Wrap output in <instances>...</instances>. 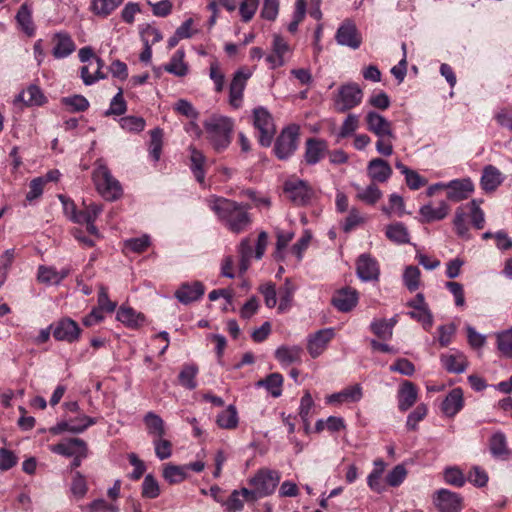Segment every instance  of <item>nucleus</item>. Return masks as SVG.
Here are the masks:
<instances>
[{
    "instance_id": "nucleus-1",
    "label": "nucleus",
    "mask_w": 512,
    "mask_h": 512,
    "mask_svg": "<svg viewBox=\"0 0 512 512\" xmlns=\"http://www.w3.org/2000/svg\"><path fill=\"white\" fill-rule=\"evenodd\" d=\"M209 206L224 226L233 233L243 232L251 223L247 207L235 201L213 198L209 200Z\"/></svg>"
},
{
    "instance_id": "nucleus-2",
    "label": "nucleus",
    "mask_w": 512,
    "mask_h": 512,
    "mask_svg": "<svg viewBox=\"0 0 512 512\" xmlns=\"http://www.w3.org/2000/svg\"><path fill=\"white\" fill-rule=\"evenodd\" d=\"M203 126L215 150L221 151L229 146L233 130L230 118L213 115L204 121Z\"/></svg>"
},
{
    "instance_id": "nucleus-3",
    "label": "nucleus",
    "mask_w": 512,
    "mask_h": 512,
    "mask_svg": "<svg viewBox=\"0 0 512 512\" xmlns=\"http://www.w3.org/2000/svg\"><path fill=\"white\" fill-rule=\"evenodd\" d=\"M92 179L98 193L106 200L114 201L121 197L122 187L115 179L108 167L101 161L96 163Z\"/></svg>"
},
{
    "instance_id": "nucleus-4",
    "label": "nucleus",
    "mask_w": 512,
    "mask_h": 512,
    "mask_svg": "<svg viewBox=\"0 0 512 512\" xmlns=\"http://www.w3.org/2000/svg\"><path fill=\"white\" fill-rule=\"evenodd\" d=\"M79 59L83 63H88L81 68V78L85 85H92L106 75L102 73L104 62L101 58L95 56L90 47H83L79 50Z\"/></svg>"
},
{
    "instance_id": "nucleus-5",
    "label": "nucleus",
    "mask_w": 512,
    "mask_h": 512,
    "mask_svg": "<svg viewBox=\"0 0 512 512\" xmlns=\"http://www.w3.org/2000/svg\"><path fill=\"white\" fill-rule=\"evenodd\" d=\"M279 481V472L268 468H262L249 480V484L251 487L256 489V493H258V496L262 498L272 494Z\"/></svg>"
},
{
    "instance_id": "nucleus-6",
    "label": "nucleus",
    "mask_w": 512,
    "mask_h": 512,
    "mask_svg": "<svg viewBox=\"0 0 512 512\" xmlns=\"http://www.w3.org/2000/svg\"><path fill=\"white\" fill-rule=\"evenodd\" d=\"M299 127L296 125L285 128L278 136L274 151L279 159L290 157L298 146Z\"/></svg>"
},
{
    "instance_id": "nucleus-7",
    "label": "nucleus",
    "mask_w": 512,
    "mask_h": 512,
    "mask_svg": "<svg viewBox=\"0 0 512 512\" xmlns=\"http://www.w3.org/2000/svg\"><path fill=\"white\" fill-rule=\"evenodd\" d=\"M254 126L259 131V142L262 146L268 147L272 143L275 126L272 116L263 107L254 109Z\"/></svg>"
},
{
    "instance_id": "nucleus-8",
    "label": "nucleus",
    "mask_w": 512,
    "mask_h": 512,
    "mask_svg": "<svg viewBox=\"0 0 512 512\" xmlns=\"http://www.w3.org/2000/svg\"><path fill=\"white\" fill-rule=\"evenodd\" d=\"M83 205L84 209L77 211V216H74V222L78 224H86L87 231L90 234L99 237L100 234L97 227L94 225V222L103 211V206L94 202L87 204L85 201L83 202Z\"/></svg>"
},
{
    "instance_id": "nucleus-9",
    "label": "nucleus",
    "mask_w": 512,
    "mask_h": 512,
    "mask_svg": "<svg viewBox=\"0 0 512 512\" xmlns=\"http://www.w3.org/2000/svg\"><path fill=\"white\" fill-rule=\"evenodd\" d=\"M357 276L364 282L378 281L380 267L378 261L370 254H361L357 259Z\"/></svg>"
},
{
    "instance_id": "nucleus-10",
    "label": "nucleus",
    "mask_w": 512,
    "mask_h": 512,
    "mask_svg": "<svg viewBox=\"0 0 512 512\" xmlns=\"http://www.w3.org/2000/svg\"><path fill=\"white\" fill-rule=\"evenodd\" d=\"M52 333L56 340L72 343L79 338L81 329L74 320L63 318L53 325Z\"/></svg>"
},
{
    "instance_id": "nucleus-11",
    "label": "nucleus",
    "mask_w": 512,
    "mask_h": 512,
    "mask_svg": "<svg viewBox=\"0 0 512 512\" xmlns=\"http://www.w3.org/2000/svg\"><path fill=\"white\" fill-rule=\"evenodd\" d=\"M284 191L291 202L298 206L307 204L312 197L311 189L300 180L287 181L284 185Z\"/></svg>"
},
{
    "instance_id": "nucleus-12",
    "label": "nucleus",
    "mask_w": 512,
    "mask_h": 512,
    "mask_svg": "<svg viewBox=\"0 0 512 512\" xmlns=\"http://www.w3.org/2000/svg\"><path fill=\"white\" fill-rule=\"evenodd\" d=\"M365 122L367 124V129L377 137H394L392 123L379 113L369 111L365 116Z\"/></svg>"
},
{
    "instance_id": "nucleus-13",
    "label": "nucleus",
    "mask_w": 512,
    "mask_h": 512,
    "mask_svg": "<svg viewBox=\"0 0 512 512\" xmlns=\"http://www.w3.org/2000/svg\"><path fill=\"white\" fill-rule=\"evenodd\" d=\"M434 503L440 512H460L462 509V498L447 489L437 491Z\"/></svg>"
},
{
    "instance_id": "nucleus-14",
    "label": "nucleus",
    "mask_w": 512,
    "mask_h": 512,
    "mask_svg": "<svg viewBox=\"0 0 512 512\" xmlns=\"http://www.w3.org/2000/svg\"><path fill=\"white\" fill-rule=\"evenodd\" d=\"M447 198L454 202L465 200L474 190L469 178L452 180L446 184Z\"/></svg>"
},
{
    "instance_id": "nucleus-15",
    "label": "nucleus",
    "mask_w": 512,
    "mask_h": 512,
    "mask_svg": "<svg viewBox=\"0 0 512 512\" xmlns=\"http://www.w3.org/2000/svg\"><path fill=\"white\" fill-rule=\"evenodd\" d=\"M290 48L288 43L280 36L274 35L272 43V53L265 60L271 69L281 67L285 63V57L289 54Z\"/></svg>"
},
{
    "instance_id": "nucleus-16",
    "label": "nucleus",
    "mask_w": 512,
    "mask_h": 512,
    "mask_svg": "<svg viewBox=\"0 0 512 512\" xmlns=\"http://www.w3.org/2000/svg\"><path fill=\"white\" fill-rule=\"evenodd\" d=\"M52 55L57 59L68 57L75 51V43L67 32H58L52 38Z\"/></svg>"
},
{
    "instance_id": "nucleus-17",
    "label": "nucleus",
    "mask_w": 512,
    "mask_h": 512,
    "mask_svg": "<svg viewBox=\"0 0 512 512\" xmlns=\"http://www.w3.org/2000/svg\"><path fill=\"white\" fill-rule=\"evenodd\" d=\"M50 450L53 453L66 457H71L77 453L84 455V450H87V444L80 438H70L58 444L52 445Z\"/></svg>"
},
{
    "instance_id": "nucleus-18",
    "label": "nucleus",
    "mask_w": 512,
    "mask_h": 512,
    "mask_svg": "<svg viewBox=\"0 0 512 512\" xmlns=\"http://www.w3.org/2000/svg\"><path fill=\"white\" fill-rule=\"evenodd\" d=\"M332 329H323L312 335L308 340L307 349L313 358L318 357L333 338Z\"/></svg>"
},
{
    "instance_id": "nucleus-19",
    "label": "nucleus",
    "mask_w": 512,
    "mask_h": 512,
    "mask_svg": "<svg viewBox=\"0 0 512 512\" xmlns=\"http://www.w3.org/2000/svg\"><path fill=\"white\" fill-rule=\"evenodd\" d=\"M504 181L501 171L493 165H487L483 169L480 184L485 192H493Z\"/></svg>"
},
{
    "instance_id": "nucleus-20",
    "label": "nucleus",
    "mask_w": 512,
    "mask_h": 512,
    "mask_svg": "<svg viewBox=\"0 0 512 512\" xmlns=\"http://www.w3.org/2000/svg\"><path fill=\"white\" fill-rule=\"evenodd\" d=\"M204 294V286L201 282L195 281L191 284L184 283L175 292V297L179 302L188 304L192 301L198 300Z\"/></svg>"
},
{
    "instance_id": "nucleus-21",
    "label": "nucleus",
    "mask_w": 512,
    "mask_h": 512,
    "mask_svg": "<svg viewBox=\"0 0 512 512\" xmlns=\"http://www.w3.org/2000/svg\"><path fill=\"white\" fill-rule=\"evenodd\" d=\"M368 175L373 181L385 182L392 175V169L388 162L381 158L372 159L367 167Z\"/></svg>"
},
{
    "instance_id": "nucleus-22",
    "label": "nucleus",
    "mask_w": 512,
    "mask_h": 512,
    "mask_svg": "<svg viewBox=\"0 0 512 512\" xmlns=\"http://www.w3.org/2000/svg\"><path fill=\"white\" fill-rule=\"evenodd\" d=\"M327 152V143L324 140L310 138L306 142L305 160L308 164H316Z\"/></svg>"
},
{
    "instance_id": "nucleus-23",
    "label": "nucleus",
    "mask_w": 512,
    "mask_h": 512,
    "mask_svg": "<svg viewBox=\"0 0 512 512\" xmlns=\"http://www.w3.org/2000/svg\"><path fill=\"white\" fill-rule=\"evenodd\" d=\"M463 407V392L460 388L451 390L442 402V411L448 417L455 416Z\"/></svg>"
},
{
    "instance_id": "nucleus-24",
    "label": "nucleus",
    "mask_w": 512,
    "mask_h": 512,
    "mask_svg": "<svg viewBox=\"0 0 512 512\" xmlns=\"http://www.w3.org/2000/svg\"><path fill=\"white\" fill-rule=\"evenodd\" d=\"M417 400V389L412 382L403 383L398 394V407L401 411H407Z\"/></svg>"
},
{
    "instance_id": "nucleus-25",
    "label": "nucleus",
    "mask_w": 512,
    "mask_h": 512,
    "mask_svg": "<svg viewBox=\"0 0 512 512\" xmlns=\"http://www.w3.org/2000/svg\"><path fill=\"white\" fill-rule=\"evenodd\" d=\"M443 367L450 373H463L467 367L466 357L462 353H453L441 356Z\"/></svg>"
},
{
    "instance_id": "nucleus-26",
    "label": "nucleus",
    "mask_w": 512,
    "mask_h": 512,
    "mask_svg": "<svg viewBox=\"0 0 512 512\" xmlns=\"http://www.w3.org/2000/svg\"><path fill=\"white\" fill-rule=\"evenodd\" d=\"M302 348L299 346H280L275 351L276 359L283 365L301 362Z\"/></svg>"
},
{
    "instance_id": "nucleus-27",
    "label": "nucleus",
    "mask_w": 512,
    "mask_h": 512,
    "mask_svg": "<svg viewBox=\"0 0 512 512\" xmlns=\"http://www.w3.org/2000/svg\"><path fill=\"white\" fill-rule=\"evenodd\" d=\"M448 212L449 206L445 202H441L437 207L427 204L420 208L423 221L427 223L444 219Z\"/></svg>"
},
{
    "instance_id": "nucleus-28",
    "label": "nucleus",
    "mask_w": 512,
    "mask_h": 512,
    "mask_svg": "<svg viewBox=\"0 0 512 512\" xmlns=\"http://www.w3.org/2000/svg\"><path fill=\"white\" fill-rule=\"evenodd\" d=\"M117 319L124 325L131 328H138L143 325L145 317L132 308L121 307L117 312Z\"/></svg>"
},
{
    "instance_id": "nucleus-29",
    "label": "nucleus",
    "mask_w": 512,
    "mask_h": 512,
    "mask_svg": "<svg viewBox=\"0 0 512 512\" xmlns=\"http://www.w3.org/2000/svg\"><path fill=\"white\" fill-rule=\"evenodd\" d=\"M334 107L338 112H346L352 108V86H341L334 96Z\"/></svg>"
},
{
    "instance_id": "nucleus-30",
    "label": "nucleus",
    "mask_w": 512,
    "mask_h": 512,
    "mask_svg": "<svg viewBox=\"0 0 512 512\" xmlns=\"http://www.w3.org/2000/svg\"><path fill=\"white\" fill-rule=\"evenodd\" d=\"M144 422L148 433L153 437V439L164 437L166 433L165 424L159 415L154 412H148L144 417Z\"/></svg>"
},
{
    "instance_id": "nucleus-31",
    "label": "nucleus",
    "mask_w": 512,
    "mask_h": 512,
    "mask_svg": "<svg viewBox=\"0 0 512 512\" xmlns=\"http://www.w3.org/2000/svg\"><path fill=\"white\" fill-rule=\"evenodd\" d=\"M184 56L185 54L183 50H177L170 59V62L165 65V71L178 77L187 75L188 66L184 62Z\"/></svg>"
},
{
    "instance_id": "nucleus-32",
    "label": "nucleus",
    "mask_w": 512,
    "mask_h": 512,
    "mask_svg": "<svg viewBox=\"0 0 512 512\" xmlns=\"http://www.w3.org/2000/svg\"><path fill=\"white\" fill-rule=\"evenodd\" d=\"M382 197V191L375 183L369 184L365 188H358L356 198L366 205L374 206Z\"/></svg>"
},
{
    "instance_id": "nucleus-33",
    "label": "nucleus",
    "mask_w": 512,
    "mask_h": 512,
    "mask_svg": "<svg viewBox=\"0 0 512 512\" xmlns=\"http://www.w3.org/2000/svg\"><path fill=\"white\" fill-rule=\"evenodd\" d=\"M332 305L341 312H348L352 309V291L349 286L335 292Z\"/></svg>"
},
{
    "instance_id": "nucleus-34",
    "label": "nucleus",
    "mask_w": 512,
    "mask_h": 512,
    "mask_svg": "<svg viewBox=\"0 0 512 512\" xmlns=\"http://www.w3.org/2000/svg\"><path fill=\"white\" fill-rule=\"evenodd\" d=\"M386 236L396 244H406L410 240L407 228L400 222L387 226Z\"/></svg>"
},
{
    "instance_id": "nucleus-35",
    "label": "nucleus",
    "mask_w": 512,
    "mask_h": 512,
    "mask_svg": "<svg viewBox=\"0 0 512 512\" xmlns=\"http://www.w3.org/2000/svg\"><path fill=\"white\" fill-rule=\"evenodd\" d=\"M190 151H191L190 160H191L192 172H193L196 180L199 183H203L204 178H205V172H204L203 166L206 161V158L201 151L197 150L194 147H191Z\"/></svg>"
},
{
    "instance_id": "nucleus-36",
    "label": "nucleus",
    "mask_w": 512,
    "mask_h": 512,
    "mask_svg": "<svg viewBox=\"0 0 512 512\" xmlns=\"http://www.w3.org/2000/svg\"><path fill=\"white\" fill-rule=\"evenodd\" d=\"M198 374V367L194 364L184 365L179 373V383L189 389L193 390L197 386L196 376Z\"/></svg>"
},
{
    "instance_id": "nucleus-37",
    "label": "nucleus",
    "mask_w": 512,
    "mask_h": 512,
    "mask_svg": "<svg viewBox=\"0 0 512 512\" xmlns=\"http://www.w3.org/2000/svg\"><path fill=\"white\" fill-rule=\"evenodd\" d=\"M257 385L264 386L273 397H279L282 394L283 376L280 373H272L260 380Z\"/></svg>"
},
{
    "instance_id": "nucleus-38",
    "label": "nucleus",
    "mask_w": 512,
    "mask_h": 512,
    "mask_svg": "<svg viewBox=\"0 0 512 512\" xmlns=\"http://www.w3.org/2000/svg\"><path fill=\"white\" fill-rule=\"evenodd\" d=\"M81 421H83L84 423L70 424V422H61V423H58L56 427L52 428L51 431L55 434L63 432V431H69V432H73V433H81L84 430H86L89 426L96 423V420L89 416H83L81 418Z\"/></svg>"
},
{
    "instance_id": "nucleus-39",
    "label": "nucleus",
    "mask_w": 512,
    "mask_h": 512,
    "mask_svg": "<svg viewBox=\"0 0 512 512\" xmlns=\"http://www.w3.org/2000/svg\"><path fill=\"white\" fill-rule=\"evenodd\" d=\"M16 20L21 29L28 35L32 36L35 32V27L32 21V13L27 4L21 5L19 8Z\"/></svg>"
},
{
    "instance_id": "nucleus-40",
    "label": "nucleus",
    "mask_w": 512,
    "mask_h": 512,
    "mask_svg": "<svg viewBox=\"0 0 512 512\" xmlns=\"http://www.w3.org/2000/svg\"><path fill=\"white\" fill-rule=\"evenodd\" d=\"M124 0H92V12L101 17L111 14Z\"/></svg>"
},
{
    "instance_id": "nucleus-41",
    "label": "nucleus",
    "mask_w": 512,
    "mask_h": 512,
    "mask_svg": "<svg viewBox=\"0 0 512 512\" xmlns=\"http://www.w3.org/2000/svg\"><path fill=\"white\" fill-rule=\"evenodd\" d=\"M163 478L170 484H178L186 479L185 467L166 464L163 468Z\"/></svg>"
},
{
    "instance_id": "nucleus-42",
    "label": "nucleus",
    "mask_w": 512,
    "mask_h": 512,
    "mask_svg": "<svg viewBox=\"0 0 512 512\" xmlns=\"http://www.w3.org/2000/svg\"><path fill=\"white\" fill-rule=\"evenodd\" d=\"M217 424L224 429H233L238 424L237 411L230 405L226 410L217 416Z\"/></svg>"
},
{
    "instance_id": "nucleus-43",
    "label": "nucleus",
    "mask_w": 512,
    "mask_h": 512,
    "mask_svg": "<svg viewBox=\"0 0 512 512\" xmlns=\"http://www.w3.org/2000/svg\"><path fill=\"white\" fill-rule=\"evenodd\" d=\"M295 289L293 283L289 279H286L283 287L279 290L280 303L278 310L280 312H284L290 307Z\"/></svg>"
},
{
    "instance_id": "nucleus-44",
    "label": "nucleus",
    "mask_w": 512,
    "mask_h": 512,
    "mask_svg": "<svg viewBox=\"0 0 512 512\" xmlns=\"http://www.w3.org/2000/svg\"><path fill=\"white\" fill-rule=\"evenodd\" d=\"M490 451L495 457L508 455L506 437L502 432H496L490 439Z\"/></svg>"
},
{
    "instance_id": "nucleus-45",
    "label": "nucleus",
    "mask_w": 512,
    "mask_h": 512,
    "mask_svg": "<svg viewBox=\"0 0 512 512\" xmlns=\"http://www.w3.org/2000/svg\"><path fill=\"white\" fill-rule=\"evenodd\" d=\"M497 348L506 357L512 358V327L496 335Z\"/></svg>"
},
{
    "instance_id": "nucleus-46",
    "label": "nucleus",
    "mask_w": 512,
    "mask_h": 512,
    "mask_svg": "<svg viewBox=\"0 0 512 512\" xmlns=\"http://www.w3.org/2000/svg\"><path fill=\"white\" fill-rule=\"evenodd\" d=\"M19 98L26 105H40L43 102L44 96L39 87L31 85L26 90L22 91Z\"/></svg>"
},
{
    "instance_id": "nucleus-47",
    "label": "nucleus",
    "mask_w": 512,
    "mask_h": 512,
    "mask_svg": "<svg viewBox=\"0 0 512 512\" xmlns=\"http://www.w3.org/2000/svg\"><path fill=\"white\" fill-rule=\"evenodd\" d=\"M141 494L144 498L148 499H155L160 495L159 483L151 474L145 476Z\"/></svg>"
},
{
    "instance_id": "nucleus-48",
    "label": "nucleus",
    "mask_w": 512,
    "mask_h": 512,
    "mask_svg": "<svg viewBox=\"0 0 512 512\" xmlns=\"http://www.w3.org/2000/svg\"><path fill=\"white\" fill-rule=\"evenodd\" d=\"M61 102L72 112H83L89 107L88 100L82 95L64 97L62 98Z\"/></svg>"
},
{
    "instance_id": "nucleus-49",
    "label": "nucleus",
    "mask_w": 512,
    "mask_h": 512,
    "mask_svg": "<svg viewBox=\"0 0 512 512\" xmlns=\"http://www.w3.org/2000/svg\"><path fill=\"white\" fill-rule=\"evenodd\" d=\"M335 39L339 45L352 47V22L349 19L338 28Z\"/></svg>"
},
{
    "instance_id": "nucleus-50",
    "label": "nucleus",
    "mask_w": 512,
    "mask_h": 512,
    "mask_svg": "<svg viewBox=\"0 0 512 512\" xmlns=\"http://www.w3.org/2000/svg\"><path fill=\"white\" fill-rule=\"evenodd\" d=\"M404 284L411 292L419 288L420 270L416 266H408L403 275Z\"/></svg>"
},
{
    "instance_id": "nucleus-51",
    "label": "nucleus",
    "mask_w": 512,
    "mask_h": 512,
    "mask_svg": "<svg viewBox=\"0 0 512 512\" xmlns=\"http://www.w3.org/2000/svg\"><path fill=\"white\" fill-rule=\"evenodd\" d=\"M407 470L403 464L396 465L388 474L386 475V483L391 487L399 486L406 478Z\"/></svg>"
},
{
    "instance_id": "nucleus-52",
    "label": "nucleus",
    "mask_w": 512,
    "mask_h": 512,
    "mask_svg": "<svg viewBox=\"0 0 512 512\" xmlns=\"http://www.w3.org/2000/svg\"><path fill=\"white\" fill-rule=\"evenodd\" d=\"M162 137L163 133L160 129H154L151 131L149 153L154 161H158L160 159L162 151Z\"/></svg>"
},
{
    "instance_id": "nucleus-53",
    "label": "nucleus",
    "mask_w": 512,
    "mask_h": 512,
    "mask_svg": "<svg viewBox=\"0 0 512 512\" xmlns=\"http://www.w3.org/2000/svg\"><path fill=\"white\" fill-rule=\"evenodd\" d=\"M155 454L160 460L168 459L172 454V444L164 437L153 439Z\"/></svg>"
},
{
    "instance_id": "nucleus-54",
    "label": "nucleus",
    "mask_w": 512,
    "mask_h": 512,
    "mask_svg": "<svg viewBox=\"0 0 512 512\" xmlns=\"http://www.w3.org/2000/svg\"><path fill=\"white\" fill-rule=\"evenodd\" d=\"M372 331L381 339L388 340L393 334V323H386V320H380L371 324Z\"/></svg>"
},
{
    "instance_id": "nucleus-55",
    "label": "nucleus",
    "mask_w": 512,
    "mask_h": 512,
    "mask_svg": "<svg viewBox=\"0 0 512 512\" xmlns=\"http://www.w3.org/2000/svg\"><path fill=\"white\" fill-rule=\"evenodd\" d=\"M259 4V0H242L239 4V12L244 22L250 21Z\"/></svg>"
},
{
    "instance_id": "nucleus-56",
    "label": "nucleus",
    "mask_w": 512,
    "mask_h": 512,
    "mask_svg": "<svg viewBox=\"0 0 512 512\" xmlns=\"http://www.w3.org/2000/svg\"><path fill=\"white\" fill-rule=\"evenodd\" d=\"M38 279L43 283L58 284L62 281V276H58L57 270L52 267H39Z\"/></svg>"
},
{
    "instance_id": "nucleus-57",
    "label": "nucleus",
    "mask_w": 512,
    "mask_h": 512,
    "mask_svg": "<svg viewBox=\"0 0 512 512\" xmlns=\"http://www.w3.org/2000/svg\"><path fill=\"white\" fill-rule=\"evenodd\" d=\"M470 208V217L473 226L478 230L483 229L485 224V215L483 210L479 207V203L477 202V200H472L470 202Z\"/></svg>"
},
{
    "instance_id": "nucleus-58",
    "label": "nucleus",
    "mask_w": 512,
    "mask_h": 512,
    "mask_svg": "<svg viewBox=\"0 0 512 512\" xmlns=\"http://www.w3.org/2000/svg\"><path fill=\"white\" fill-rule=\"evenodd\" d=\"M408 315L412 319L421 322L425 329L430 328L433 324L432 314L428 308L413 309L412 311L408 312Z\"/></svg>"
},
{
    "instance_id": "nucleus-59",
    "label": "nucleus",
    "mask_w": 512,
    "mask_h": 512,
    "mask_svg": "<svg viewBox=\"0 0 512 512\" xmlns=\"http://www.w3.org/2000/svg\"><path fill=\"white\" fill-rule=\"evenodd\" d=\"M126 111V102L123 98L122 89H119L118 93L113 97L110 103V108L106 112V115H122Z\"/></svg>"
},
{
    "instance_id": "nucleus-60",
    "label": "nucleus",
    "mask_w": 512,
    "mask_h": 512,
    "mask_svg": "<svg viewBox=\"0 0 512 512\" xmlns=\"http://www.w3.org/2000/svg\"><path fill=\"white\" fill-rule=\"evenodd\" d=\"M71 491L73 495H75L78 498L84 497V495L87 493L86 480L85 477L80 472H76L73 476Z\"/></svg>"
},
{
    "instance_id": "nucleus-61",
    "label": "nucleus",
    "mask_w": 512,
    "mask_h": 512,
    "mask_svg": "<svg viewBox=\"0 0 512 512\" xmlns=\"http://www.w3.org/2000/svg\"><path fill=\"white\" fill-rule=\"evenodd\" d=\"M427 414V408L424 404H420L411 412L406 421V426L410 430H415L418 422H420Z\"/></svg>"
},
{
    "instance_id": "nucleus-62",
    "label": "nucleus",
    "mask_w": 512,
    "mask_h": 512,
    "mask_svg": "<svg viewBox=\"0 0 512 512\" xmlns=\"http://www.w3.org/2000/svg\"><path fill=\"white\" fill-rule=\"evenodd\" d=\"M260 292L264 296L265 304L268 308H273L277 304L276 287L273 283H266L260 287Z\"/></svg>"
},
{
    "instance_id": "nucleus-63",
    "label": "nucleus",
    "mask_w": 512,
    "mask_h": 512,
    "mask_svg": "<svg viewBox=\"0 0 512 512\" xmlns=\"http://www.w3.org/2000/svg\"><path fill=\"white\" fill-rule=\"evenodd\" d=\"M444 478L448 484L456 487H461L465 484V477L458 468H447L444 472Z\"/></svg>"
},
{
    "instance_id": "nucleus-64",
    "label": "nucleus",
    "mask_w": 512,
    "mask_h": 512,
    "mask_svg": "<svg viewBox=\"0 0 512 512\" xmlns=\"http://www.w3.org/2000/svg\"><path fill=\"white\" fill-rule=\"evenodd\" d=\"M85 509L89 512H119V507L115 504H109L103 499H96L88 504Z\"/></svg>"
}]
</instances>
